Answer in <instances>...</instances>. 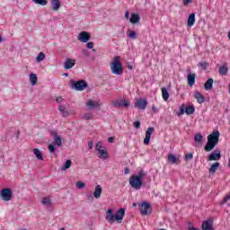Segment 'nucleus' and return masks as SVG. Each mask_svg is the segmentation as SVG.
<instances>
[{
  "label": "nucleus",
  "mask_w": 230,
  "mask_h": 230,
  "mask_svg": "<svg viewBox=\"0 0 230 230\" xmlns=\"http://www.w3.org/2000/svg\"><path fill=\"white\" fill-rule=\"evenodd\" d=\"M220 141V131H214L208 136V142L204 147L205 152H211Z\"/></svg>",
  "instance_id": "obj_1"
},
{
  "label": "nucleus",
  "mask_w": 230,
  "mask_h": 230,
  "mask_svg": "<svg viewBox=\"0 0 230 230\" xmlns=\"http://www.w3.org/2000/svg\"><path fill=\"white\" fill-rule=\"evenodd\" d=\"M146 175L145 171L140 170L137 175H133L129 179V184L134 190H141L143 188V177Z\"/></svg>",
  "instance_id": "obj_2"
},
{
  "label": "nucleus",
  "mask_w": 230,
  "mask_h": 230,
  "mask_svg": "<svg viewBox=\"0 0 230 230\" xmlns=\"http://www.w3.org/2000/svg\"><path fill=\"white\" fill-rule=\"evenodd\" d=\"M119 56H116L113 61L111 63V70L113 75H117L118 76L123 75V66L121 62H119Z\"/></svg>",
  "instance_id": "obj_3"
},
{
  "label": "nucleus",
  "mask_w": 230,
  "mask_h": 230,
  "mask_svg": "<svg viewBox=\"0 0 230 230\" xmlns=\"http://www.w3.org/2000/svg\"><path fill=\"white\" fill-rule=\"evenodd\" d=\"M88 85L89 84H87L85 80L71 81V87L72 89H75V91H84V89H87Z\"/></svg>",
  "instance_id": "obj_4"
},
{
  "label": "nucleus",
  "mask_w": 230,
  "mask_h": 230,
  "mask_svg": "<svg viewBox=\"0 0 230 230\" xmlns=\"http://www.w3.org/2000/svg\"><path fill=\"white\" fill-rule=\"evenodd\" d=\"M0 197L2 200H4L5 202H10V200H12V198L13 197V192L12 191V189L4 188L2 189L0 192Z\"/></svg>",
  "instance_id": "obj_5"
},
{
  "label": "nucleus",
  "mask_w": 230,
  "mask_h": 230,
  "mask_svg": "<svg viewBox=\"0 0 230 230\" xmlns=\"http://www.w3.org/2000/svg\"><path fill=\"white\" fill-rule=\"evenodd\" d=\"M139 211L141 213V215L145 216V215H150V213H152V208L150 206V203L148 202H144L139 206Z\"/></svg>",
  "instance_id": "obj_6"
},
{
  "label": "nucleus",
  "mask_w": 230,
  "mask_h": 230,
  "mask_svg": "<svg viewBox=\"0 0 230 230\" xmlns=\"http://www.w3.org/2000/svg\"><path fill=\"white\" fill-rule=\"evenodd\" d=\"M77 39L80 42H89V40H91V34L85 31H83L79 33Z\"/></svg>",
  "instance_id": "obj_7"
},
{
  "label": "nucleus",
  "mask_w": 230,
  "mask_h": 230,
  "mask_svg": "<svg viewBox=\"0 0 230 230\" xmlns=\"http://www.w3.org/2000/svg\"><path fill=\"white\" fill-rule=\"evenodd\" d=\"M113 106L125 107V109H128V107H130V102H128V100H126V99H122L120 101H114Z\"/></svg>",
  "instance_id": "obj_8"
},
{
  "label": "nucleus",
  "mask_w": 230,
  "mask_h": 230,
  "mask_svg": "<svg viewBox=\"0 0 230 230\" xmlns=\"http://www.w3.org/2000/svg\"><path fill=\"white\" fill-rule=\"evenodd\" d=\"M105 219L109 224H114V222H116V215H114V211L112 209H108Z\"/></svg>",
  "instance_id": "obj_9"
},
{
  "label": "nucleus",
  "mask_w": 230,
  "mask_h": 230,
  "mask_svg": "<svg viewBox=\"0 0 230 230\" xmlns=\"http://www.w3.org/2000/svg\"><path fill=\"white\" fill-rule=\"evenodd\" d=\"M135 107L141 111H145V109L148 107V102H146V99H138L135 103Z\"/></svg>",
  "instance_id": "obj_10"
},
{
  "label": "nucleus",
  "mask_w": 230,
  "mask_h": 230,
  "mask_svg": "<svg viewBox=\"0 0 230 230\" xmlns=\"http://www.w3.org/2000/svg\"><path fill=\"white\" fill-rule=\"evenodd\" d=\"M189 74L187 75V80L190 87H193L195 85V79L197 78V74L191 73L190 69L188 70Z\"/></svg>",
  "instance_id": "obj_11"
},
{
  "label": "nucleus",
  "mask_w": 230,
  "mask_h": 230,
  "mask_svg": "<svg viewBox=\"0 0 230 230\" xmlns=\"http://www.w3.org/2000/svg\"><path fill=\"white\" fill-rule=\"evenodd\" d=\"M86 107H88L89 111H93L94 109H100V102L93 100H88L85 103Z\"/></svg>",
  "instance_id": "obj_12"
},
{
  "label": "nucleus",
  "mask_w": 230,
  "mask_h": 230,
  "mask_svg": "<svg viewBox=\"0 0 230 230\" xmlns=\"http://www.w3.org/2000/svg\"><path fill=\"white\" fill-rule=\"evenodd\" d=\"M154 127H149L146 131V137L144 138V145H150V137H152V133L154 132Z\"/></svg>",
  "instance_id": "obj_13"
},
{
  "label": "nucleus",
  "mask_w": 230,
  "mask_h": 230,
  "mask_svg": "<svg viewBox=\"0 0 230 230\" xmlns=\"http://www.w3.org/2000/svg\"><path fill=\"white\" fill-rule=\"evenodd\" d=\"M75 64H76V60L66 58L64 64V69H71L72 67H75Z\"/></svg>",
  "instance_id": "obj_14"
},
{
  "label": "nucleus",
  "mask_w": 230,
  "mask_h": 230,
  "mask_svg": "<svg viewBox=\"0 0 230 230\" xmlns=\"http://www.w3.org/2000/svg\"><path fill=\"white\" fill-rule=\"evenodd\" d=\"M220 159H222V154H220V152H212L208 157V161H220Z\"/></svg>",
  "instance_id": "obj_15"
},
{
  "label": "nucleus",
  "mask_w": 230,
  "mask_h": 230,
  "mask_svg": "<svg viewBox=\"0 0 230 230\" xmlns=\"http://www.w3.org/2000/svg\"><path fill=\"white\" fill-rule=\"evenodd\" d=\"M115 216L117 222H119V224H121V220H123V218L125 217V208H119Z\"/></svg>",
  "instance_id": "obj_16"
},
{
  "label": "nucleus",
  "mask_w": 230,
  "mask_h": 230,
  "mask_svg": "<svg viewBox=\"0 0 230 230\" xmlns=\"http://www.w3.org/2000/svg\"><path fill=\"white\" fill-rule=\"evenodd\" d=\"M229 72V68L227 67V63H225L223 66H219L218 73L221 76H226Z\"/></svg>",
  "instance_id": "obj_17"
},
{
  "label": "nucleus",
  "mask_w": 230,
  "mask_h": 230,
  "mask_svg": "<svg viewBox=\"0 0 230 230\" xmlns=\"http://www.w3.org/2000/svg\"><path fill=\"white\" fill-rule=\"evenodd\" d=\"M218 168H220V163L216 162V163L212 164L209 168L210 175H215V173H217V171L218 170Z\"/></svg>",
  "instance_id": "obj_18"
},
{
  "label": "nucleus",
  "mask_w": 230,
  "mask_h": 230,
  "mask_svg": "<svg viewBox=\"0 0 230 230\" xmlns=\"http://www.w3.org/2000/svg\"><path fill=\"white\" fill-rule=\"evenodd\" d=\"M194 98L197 100L198 103H204V102H206V97H204L200 92H195Z\"/></svg>",
  "instance_id": "obj_19"
},
{
  "label": "nucleus",
  "mask_w": 230,
  "mask_h": 230,
  "mask_svg": "<svg viewBox=\"0 0 230 230\" xmlns=\"http://www.w3.org/2000/svg\"><path fill=\"white\" fill-rule=\"evenodd\" d=\"M194 141L197 143V146H202V141H204V136L200 133H197L194 136Z\"/></svg>",
  "instance_id": "obj_20"
},
{
  "label": "nucleus",
  "mask_w": 230,
  "mask_h": 230,
  "mask_svg": "<svg viewBox=\"0 0 230 230\" xmlns=\"http://www.w3.org/2000/svg\"><path fill=\"white\" fill-rule=\"evenodd\" d=\"M202 229L203 230H215V228H213V221H204L202 223Z\"/></svg>",
  "instance_id": "obj_21"
},
{
  "label": "nucleus",
  "mask_w": 230,
  "mask_h": 230,
  "mask_svg": "<svg viewBox=\"0 0 230 230\" xmlns=\"http://www.w3.org/2000/svg\"><path fill=\"white\" fill-rule=\"evenodd\" d=\"M141 21V17L137 13H132L131 17L129 18V22L131 24H137Z\"/></svg>",
  "instance_id": "obj_22"
},
{
  "label": "nucleus",
  "mask_w": 230,
  "mask_h": 230,
  "mask_svg": "<svg viewBox=\"0 0 230 230\" xmlns=\"http://www.w3.org/2000/svg\"><path fill=\"white\" fill-rule=\"evenodd\" d=\"M52 9L54 12H58V9L61 6L60 0H50Z\"/></svg>",
  "instance_id": "obj_23"
},
{
  "label": "nucleus",
  "mask_w": 230,
  "mask_h": 230,
  "mask_svg": "<svg viewBox=\"0 0 230 230\" xmlns=\"http://www.w3.org/2000/svg\"><path fill=\"white\" fill-rule=\"evenodd\" d=\"M168 162L172 164H179V158H177V156H175V155L173 154H169Z\"/></svg>",
  "instance_id": "obj_24"
},
{
  "label": "nucleus",
  "mask_w": 230,
  "mask_h": 230,
  "mask_svg": "<svg viewBox=\"0 0 230 230\" xmlns=\"http://www.w3.org/2000/svg\"><path fill=\"white\" fill-rule=\"evenodd\" d=\"M102 186L100 185H96L95 186V190L93 191V197L94 199H100V197H102Z\"/></svg>",
  "instance_id": "obj_25"
},
{
  "label": "nucleus",
  "mask_w": 230,
  "mask_h": 230,
  "mask_svg": "<svg viewBox=\"0 0 230 230\" xmlns=\"http://www.w3.org/2000/svg\"><path fill=\"white\" fill-rule=\"evenodd\" d=\"M214 83H215V80H213V78H208V81L205 83V90L211 91V89H213Z\"/></svg>",
  "instance_id": "obj_26"
},
{
  "label": "nucleus",
  "mask_w": 230,
  "mask_h": 230,
  "mask_svg": "<svg viewBox=\"0 0 230 230\" xmlns=\"http://www.w3.org/2000/svg\"><path fill=\"white\" fill-rule=\"evenodd\" d=\"M58 111L61 112L63 118H68L69 111L66 108V106H58Z\"/></svg>",
  "instance_id": "obj_27"
},
{
  "label": "nucleus",
  "mask_w": 230,
  "mask_h": 230,
  "mask_svg": "<svg viewBox=\"0 0 230 230\" xmlns=\"http://www.w3.org/2000/svg\"><path fill=\"white\" fill-rule=\"evenodd\" d=\"M53 136H54V141L58 145V146H62V137L58 136L57 132H54Z\"/></svg>",
  "instance_id": "obj_28"
},
{
  "label": "nucleus",
  "mask_w": 230,
  "mask_h": 230,
  "mask_svg": "<svg viewBox=\"0 0 230 230\" xmlns=\"http://www.w3.org/2000/svg\"><path fill=\"white\" fill-rule=\"evenodd\" d=\"M185 114H187V116H191V114H195V106L190 105L185 107Z\"/></svg>",
  "instance_id": "obj_29"
},
{
  "label": "nucleus",
  "mask_w": 230,
  "mask_h": 230,
  "mask_svg": "<svg viewBox=\"0 0 230 230\" xmlns=\"http://www.w3.org/2000/svg\"><path fill=\"white\" fill-rule=\"evenodd\" d=\"M30 82L31 84L33 85H37V82H39V78L37 77V75L31 73L30 75Z\"/></svg>",
  "instance_id": "obj_30"
},
{
  "label": "nucleus",
  "mask_w": 230,
  "mask_h": 230,
  "mask_svg": "<svg viewBox=\"0 0 230 230\" xmlns=\"http://www.w3.org/2000/svg\"><path fill=\"white\" fill-rule=\"evenodd\" d=\"M193 24H195V13H190L188 18V26L191 28Z\"/></svg>",
  "instance_id": "obj_31"
},
{
  "label": "nucleus",
  "mask_w": 230,
  "mask_h": 230,
  "mask_svg": "<svg viewBox=\"0 0 230 230\" xmlns=\"http://www.w3.org/2000/svg\"><path fill=\"white\" fill-rule=\"evenodd\" d=\"M33 154L34 155H36L39 161H44V156L42 155V153L40 152V150H39V148H35L33 150Z\"/></svg>",
  "instance_id": "obj_32"
},
{
  "label": "nucleus",
  "mask_w": 230,
  "mask_h": 230,
  "mask_svg": "<svg viewBox=\"0 0 230 230\" xmlns=\"http://www.w3.org/2000/svg\"><path fill=\"white\" fill-rule=\"evenodd\" d=\"M162 96L165 102L170 99V93H168L166 87L162 88Z\"/></svg>",
  "instance_id": "obj_33"
},
{
  "label": "nucleus",
  "mask_w": 230,
  "mask_h": 230,
  "mask_svg": "<svg viewBox=\"0 0 230 230\" xmlns=\"http://www.w3.org/2000/svg\"><path fill=\"white\" fill-rule=\"evenodd\" d=\"M41 204H43V206H49V208L53 206V203L51 202V199H49V198H43Z\"/></svg>",
  "instance_id": "obj_34"
},
{
  "label": "nucleus",
  "mask_w": 230,
  "mask_h": 230,
  "mask_svg": "<svg viewBox=\"0 0 230 230\" xmlns=\"http://www.w3.org/2000/svg\"><path fill=\"white\" fill-rule=\"evenodd\" d=\"M208 66H209V63H208V61L199 62L198 64V67H201L203 71H206V69H208Z\"/></svg>",
  "instance_id": "obj_35"
},
{
  "label": "nucleus",
  "mask_w": 230,
  "mask_h": 230,
  "mask_svg": "<svg viewBox=\"0 0 230 230\" xmlns=\"http://www.w3.org/2000/svg\"><path fill=\"white\" fill-rule=\"evenodd\" d=\"M71 164H73V162H71V160H66L63 167L61 168V170L63 171L69 170V168H71Z\"/></svg>",
  "instance_id": "obj_36"
},
{
  "label": "nucleus",
  "mask_w": 230,
  "mask_h": 230,
  "mask_svg": "<svg viewBox=\"0 0 230 230\" xmlns=\"http://www.w3.org/2000/svg\"><path fill=\"white\" fill-rule=\"evenodd\" d=\"M100 157L102 159H107L109 157V153L105 149H101V151H98Z\"/></svg>",
  "instance_id": "obj_37"
},
{
  "label": "nucleus",
  "mask_w": 230,
  "mask_h": 230,
  "mask_svg": "<svg viewBox=\"0 0 230 230\" xmlns=\"http://www.w3.org/2000/svg\"><path fill=\"white\" fill-rule=\"evenodd\" d=\"M184 112H186V105L181 104V105L180 106V111H179V112L177 113V116H178L179 118H181V116L184 115Z\"/></svg>",
  "instance_id": "obj_38"
},
{
  "label": "nucleus",
  "mask_w": 230,
  "mask_h": 230,
  "mask_svg": "<svg viewBox=\"0 0 230 230\" xmlns=\"http://www.w3.org/2000/svg\"><path fill=\"white\" fill-rule=\"evenodd\" d=\"M35 4H40V6H46L48 4V0H32Z\"/></svg>",
  "instance_id": "obj_39"
},
{
  "label": "nucleus",
  "mask_w": 230,
  "mask_h": 230,
  "mask_svg": "<svg viewBox=\"0 0 230 230\" xmlns=\"http://www.w3.org/2000/svg\"><path fill=\"white\" fill-rule=\"evenodd\" d=\"M46 58V55L43 52H40L39 55L36 58L37 62H42Z\"/></svg>",
  "instance_id": "obj_40"
},
{
  "label": "nucleus",
  "mask_w": 230,
  "mask_h": 230,
  "mask_svg": "<svg viewBox=\"0 0 230 230\" xmlns=\"http://www.w3.org/2000/svg\"><path fill=\"white\" fill-rule=\"evenodd\" d=\"M83 119H85V121H89V119H93V113H84Z\"/></svg>",
  "instance_id": "obj_41"
},
{
  "label": "nucleus",
  "mask_w": 230,
  "mask_h": 230,
  "mask_svg": "<svg viewBox=\"0 0 230 230\" xmlns=\"http://www.w3.org/2000/svg\"><path fill=\"white\" fill-rule=\"evenodd\" d=\"M102 148H103V144H102V142H98L96 144L95 150L97 152H100V151L103 150Z\"/></svg>",
  "instance_id": "obj_42"
},
{
  "label": "nucleus",
  "mask_w": 230,
  "mask_h": 230,
  "mask_svg": "<svg viewBox=\"0 0 230 230\" xmlns=\"http://www.w3.org/2000/svg\"><path fill=\"white\" fill-rule=\"evenodd\" d=\"M56 151H57V147H55L53 144L49 145V152H50V154H55Z\"/></svg>",
  "instance_id": "obj_43"
},
{
  "label": "nucleus",
  "mask_w": 230,
  "mask_h": 230,
  "mask_svg": "<svg viewBox=\"0 0 230 230\" xmlns=\"http://www.w3.org/2000/svg\"><path fill=\"white\" fill-rule=\"evenodd\" d=\"M75 186H76V188H78V190H83V188L85 186V183L83 181H77L75 183Z\"/></svg>",
  "instance_id": "obj_44"
},
{
  "label": "nucleus",
  "mask_w": 230,
  "mask_h": 230,
  "mask_svg": "<svg viewBox=\"0 0 230 230\" xmlns=\"http://www.w3.org/2000/svg\"><path fill=\"white\" fill-rule=\"evenodd\" d=\"M137 35V34L136 33L135 31H131L130 33L128 34V37H129L130 39H132L133 40H136Z\"/></svg>",
  "instance_id": "obj_45"
},
{
  "label": "nucleus",
  "mask_w": 230,
  "mask_h": 230,
  "mask_svg": "<svg viewBox=\"0 0 230 230\" xmlns=\"http://www.w3.org/2000/svg\"><path fill=\"white\" fill-rule=\"evenodd\" d=\"M193 159V153H189L185 155V161H191Z\"/></svg>",
  "instance_id": "obj_46"
},
{
  "label": "nucleus",
  "mask_w": 230,
  "mask_h": 230,
  "mask_svg": "<svg viewBox=\"0 0 230 230\" xmlns=\"http://www.w3.org/2000/svg\"><path fill=\"white\" fill-rule=\"evenodd\" d=\"M135 128L139 129L141 128V122L139 120H137L133 123Z\"/></svg>",
  "instance_id": "obj_47"
},
{
  "label": "nucleus",
  "mask_w": 230,
  "mask_h": 230,
  "mask_svg": "<svg viewBox=\"0 0 230 230\" xmlns=\"http://www.w3.org/2000/svg\"><path fill=\"white\" fill-rule=\"evenodd\" d=\"M86 48H88V49H93V48H94V43L93 41L88 42Z\"/></svg>",
  "instance_id": "obj_48"
},
{
  "label": "nucleus",
  "mask_w": 230,
  "mask_h": 230,
  "mask_svg": "<svg viewBox=\"0 0 230 230\" xmlns=\"http://www.w3.org/2000/svg\"><path fill=\"white\" fill-rule=\"evenodd\" d=\"M191 3H193V0H183V6H188Z\"/></svg>",
  "instance_id": "obj_49"
},
{
  "label": "nucleus",
  "mask_w": 230,
  "mask_h": 230,
  "mask_svg": "<svg viewBox=\"0 0 230 230\" xmlns=\"http://www.w3.org/2000/svg\"><path fill=\"white\" fill-rule=\"evenodd\" d=\"M83 55H84V57H89V50L87 49H83Z\"/></svg>",
  "instance_id": "obj_50"
},
{
  "label": "nucleus",
  "mask_w": 230,
  "mask_h": 230,
  "mask_svg": "<svg viewBox=\"0 0 230 230\" xmlns=\"http://www.w3.org/2000/svg\"><path fill=\"white\" fill-rule=\"evenodd\" d=\"M124 173L125 175H128V173H130V169H128V167H125Z\"/></svg>",
  "instance_id": "obj_51"
},
{
  "label": "nucleus",
  "mask_w": 230,
  "mask_h": 230,
  "mask_svg": "<svg viewBox=\"0 0 230 230\" xmlns=\"http://www.w3.org/2000/svg\"><path fill=\"white\" fill-rule=\"evenodd\" d=\"M114 139H115L114 137H108V143H114Z\"/></svg>",
  "instance_id": "obj_52"
},
{
  "label": "nucleus",
  "mask_w": 230,
  "mask_h": 230,
  "mask_svg": "<svg viewBox=\"0 0 230 230\" xmlns=\"http://www.w3.org/2000/svg\"><path fill=\"white\" fill-rule=\"evenodd\" d=\"M153 112H159V110L155 105L152 106Z\"/></svg>",
  "instance_id": "obj_53"
},
{
  "label": "nucleus",
  "mask_w": 230,
  "mask_h": 230,
  "mask_svg": "<svg viewBox=\"0 0 230 230\" xmlns=\"http://www.w3.org/2000/svg\"><path fill=\"white\" fill-rule=\"evenodd\" d=\"M125 17H126V19H129L130 18V12L126 11Z\"/></svg>",
  "instance_id": "obj_54"
},
{
  "label": "nucleus",
  "mask_w": 230,
  "mask_h": 230,
  "mask_svg": "<svg viewBox=\"0 0 230 230\" xmlns=\"http://www.w3.org/2000/svg\"><path fill=\"white\" fill-rule=\"evenodd\" d=\"M93 145V141L88 142V147H89L90 150H92Z\"/></svg>",
  "instance_id": "obj_55"
},
{
  "label": "nucleus",
  "mask_w": 230,
  "mask_h": 230,
  "mask_svg": "<svg viewBox=\"0 0 230 230\" xmlns=\"http://www.w3.org/2000/svg\"><path fill=\"white\" fill-rule=\"evenodd\" d=\"M56 102L57 103L62 102V97H57Z\"/></svg>",
  "instance_id": "obj_56"
},
{
  "label": "nucleus",
  "mask_w": 230,
  "mask_h": 230,
  "mask_svg": "<svg viewBox=\"0 0 230 230\" xmlns=\"http://www.w3.org/2000/svg\"><path fill=\"white\" fill-rule=\"evenodd\" d=\"M189 230H200V229L195 228V227H189Z\"/></svg>",
  "instance_id": "obj_57"
},
{
  "label": "nucleus",
  "mask_w": 230,
  "mask_h": 230,
  "mask_svg": "<svg viewBox=\"0 0 230 230\" xmlns=\"http://www.w3.org/2000/svg\"><path fill=\"white\" fill-rule=\"evenodd\" d=\"M63 76H69V74L65 73V74H63Z\"/></svg>",
  "instance_id": "obj_58"
},
{
  "label": "nucleus",
  "mask_w": 230,
  "mask_h": 230,
  "mask_svg": "<svg viewBox=\"0 0 230 230\" xmlns=\"http://www.w3.org/2000/svg\"><path fill=\"white\" fill-rule=\"evenodd\" d=\"M3 42V37L0 35V44Z\"/></svg>",
  "instance_id": "obj_59"
},
{
  "label": "nucleus",
  "mask_w": 230,
  "mask_h": 230,
  "mask_svg": "<svg viewBox=\"0 0 230 230\" xmlns=\"http://www.w3.org/2000/svg\"><path fill=\"white\" fill-rule=\"evenodd\" d=\"M91 199H93V196H88L87 199L90 200Z\"/></svg>",
  "instance_id": "obj_60"
},
{
  "label": "nucleus",
  "mask_w": 230,
  "mask_h": 230,
  "mask_svg": "<svg viewBox=\"0 0 230 230\" xmlns=\"http://www.w3.org/2000/svg\"><path fill=\"white\" fill-rule=\"evenodd\" d=\"M136 206H137V204H136V203H133V207H134V208H136Z\"/></svg>",
  "instance_id": "obj_61"
},
{
  "label": "nucleus",
  "mask_w": 230,
  "mask_h": 230,
  "mask_svg": "<svg viewBox=\"0 0 230 230\" xmlns=\"http://www.w3.org/2000/svg\"><path fill=\"white\" fill-rule=\"evenodd\" d=\"M228 168H230V159H229V162H228Z\"/></svg>",
  "instance_id": "obj_62"
},
{
  "label": "nucleus",
  "mask_w": 230,
  "mask_h": 230,
  "mask_svg": "<svg viewBox=\"0 0 230 230\" xmlns=\"http://www.w3.org/2000/svg\"><path fill=\"white\" fill-rule=\"evenodd\" d=\"M128 69H132V66H128Z\"/></svg>",
  "instance_id": "obj_63"
},
{
  "label": "nucleus",
  "mask_w": 230,
  "mask_h": 230,
  "mask_svg": "<svg viewBox=\"0 0 230 230\" xmlns=\"http://www.w3.org/2000/svg\"><path fill=\"white\" fill-rule=\"evenodd\" d=\"M60 230H66V228H61Z\"/></svg>",
  "instance_id": "obj_64"
}]
</instances>
